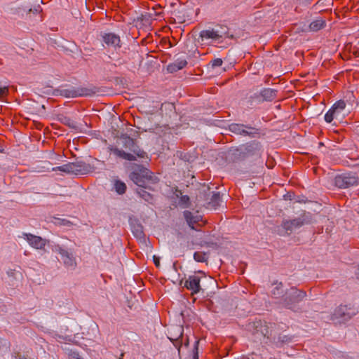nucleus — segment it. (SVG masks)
<instances>
[{
  "mask_svg": "<svg viewBox=\"0 0 359 359\" xmlns=\"http://www.w3.org/2000/svg\"><path fill=\"white\" fill-rule=\"evenodd\" d=\"M351 177H343L341 180H345L351 179Z\"/></svg>",
  "mask_w": 359,
  "mask_h": 359,
  "instance_id": "nucleus-55",
  "label": "nucleus"
},
{
  "mask_svg": "<svg viewBox=\"0 0 359 359\" xmlns=\"http://www.w3.org/2000/svg\"><path fill=\"white\" fill-rule=\"evenodd\" d=\"M182 283H183V280H180V285H182Z\"/></svg>",
  "mask_w": 359,
  "mask_h": 359,
  "instance_id": "nucleus-62",
  "label": "nucleus"
},
{
  "mask_svg": "<svg viewBox=\"0 0 359 359\" xmlns=\"http://www.w3.org/2000/svg\"><path fill=\"white\" fill-rule=\"evenodd\" d=\"M187 65L186 60H177L174 62L170 64L168 66V71L170 73L176 72L180 69H182Z\"/></svg>",
  "mask_w": 359,
  "mask_h": 359,
  "instance_id": "nucleus-19",
  "label": "nucleus"
},
{
  "mask_svg": "<svg viewBox=\"0 0 359 359\" xmlns=\"http://www.w3.org/2000/svg\"><path fill=\"white\" fill-rule=\"evenodd\" d=\"M228 34V27L225 25H217L213 27L202 30L199 37L202 41L211 40L212 41H219Z\"/></svg>",
  "mask_w": 359,
  "mask_h": 359,
  "instance_id": "nucleus-6",
  "label": "nucleus"
},
{
  "mask_svg": "<svg viewBox=\"0 0 359 359\" xmlns=\"http://www.w3.org/2000/svg\"><path fill=\"white\" fill-rule=\"evenodd\" d=\"M335 111L331 108L325 115V120L327 123H331L334 118H337L334 115Z\"/></svg>",
  "mask_w": 359,
  "mask_h": 359,
  "instance_id": "nucleus-35",
  "label": "nucleus"
},
{
  "mask_svg": "<svg viewBox=\"0 0 359 359\" xmlns=\"http://www.w3.org/2000/svg\"><path fill=\"white\" fill-rule=\"evenodd\" d=\"M255 182H252V183L249 185V187H252V185H255Z\"/></svg>",
  "mask_w": 359,
  "mask_h": 359,
  "instance_id": "nucleus-60",
  "label": "nucleus"
},
{
  "mask_svg": "<svg viewBox=\"0 0 359 359\" xmlns=\"http://www.w3.org/2000/svg\"><path fill=\"white\" fill-rule=\"evenodd\" d=\"M118 138V144H121L123 148L133 153H127L117 147L111 148V151L118 157L128 161H135L136 156L142 158L147 156V153L139 147L136 140L130 137L128 134L121 133Z\"/></svg>",
  "mask_w": 359,
  "mask_h": 359,
  "instance_id": "nucleus-2",
  "label": "nucleus"
},
{
  "mask_svg": "<svg viewBox=\"0 0 359 359\" xmlns=\"http://www.w3.org/2000/svg\"><path fill=\"white\" fill-rule=\"evenodd\" d=\"M129 224L133 236L140 241L144 240L145 234L141 222L137 218H130Z\"/></svg>",
  "mask_w": 359,
  "mask_h": 359,
  "instance_id": "nucleus-12",
  "label": "nucleus"
},
{
  "mask_svg": "<svg viewBox=\"0 0 359 359\" xmlns=\"http://www.w3.org/2000/svg\"><path fill=\"white\" fill-rule=\"evenodd\" d=\"M9 278V283L11 285H14L15 281L19 280L22 277V273L15 269H9L6 272Z\"/></svg>",
  "mask_w": 359,
  "mask_h": 359,
  "instance_id": "nucleus-23",
  "label": "nucleus"
},
{
  "mask_svg": "<svg viewBox=\"0 0 359 359\" xmlns=\"http://www.w3.org/2000/svg\"><path fill=\"white\" fill-rule=\"evenodd\" d=\"M293 336L290 334H279L276 337V343L280 346L288 344L292 341Z\"/></svg>",
  "mask_w": 359,
  "mask_h": 359,
  "instance_id": "nucleus-25",
  "label": "nucleus"
},
{
  "mask_svg": "<svg viewBox=\"0 0 359 359\" xmlns=\"http://www.w3.org/2000/svg\"><path fill=\"white\" fill-rule=\"evenodd\" d=\"M259 96L262 97V101L271 102L276 98L277 90L272 88H264L261 90Z\"/></svg>",
  "mask_w": 359,
  "mask_h": 359,
  "instance_id": "nucleus-18",
  "label": "nucleus"
},
{
  "mask_svg": "<svg viewBox=\"0 0 359 359\" xmlns=\"http://www.w3.org/2000/svg\"><path fill=\"white\" fill-rule=\"evenodd\" d=\"M313 0H296V7L295 11H299L304 8L308 7L312 3Z\"/></svg>",
  "mask_w": 359,
  "mask_h": 359,
  "instance_id": "nucleus-30",
  "label": "nucleus"
},
{
  "mask_svg": "<svg viewBox=\"0 0 359 359\" xmlns=\"http://www.w3.org/2000/svg\"><path fill=\"white\" fill-rule=\"evenodd\" d=\"M114 188L115 191L118 194H123L126 191V185L123 181H114Z\"/></svg>",
  "mask_w": 359,
  "mask_h": 359,
  "instance_id": "nucleus-31",
  "label": "nucleus"
},
{
  "mask_svg": "<svg viewBox=\"0 0 359 359\" xmlns=\"http://www.w3.org/2000/svg\"><path fill=\"white\" fill-rule=\"evenodd\" d=\"M65 248L62 245H60L59 244H55L52 245V250L55 252H57L59 254L61 253L62 251H63V249Z\"/></svg>",
  "mask_w": 359,
  "mask_h": 359,
  "instance_id": "nucleus-39",
  "label": "nucleus"
},
{
  "mask_svg": "<svg viewBox=\"0 0 359 359\" xmlns=\"http://www.w3.org/2000/svg\"><path fill=\"white\" fill-rule=\"evenodd\" d=\"M359 181H327L329 189L337 187L338 189H346L350 187L359 185Z\"/></svg>",
  "mask_w": 359,
  "mask_h": 359,
  "instance_id": "nucleus-16",
  "label": "nucleus"
},
{
  "mask_svg": "<svg viewBox=\"0 0 359 359\" xmlns=\"http://www.w3.org/2000/svg\"><path fill=\"white\" fill-rule=\"evenodd\" d=\"M304 198V196H302V198L299 199L297 201L299 203H306L307 201V199H303Z\"/></svg>",
  "mask_w": 359,
  "mask_h": 359,
  "instance_id": "nucleus-51",
  "label": "nucleus"
},
{
  "mask_svg": "<svg viewBox=\"0 0 359 359\" xmlns=\"http://www.w3.org/2000/svg\"><path fill=\"white\" fill-rule=\"evenodd\" d=\"M4 346H7L8 344L6 340H4Z\"/></svg>",
  "mask_w": 359,
  "mask_h": 359,
  "instance_id": "nucleus-57",
  "label": "nucleus"
},
{
  "mask_svg": "<svg viewBox=\"0 0 359 359\" xmlns=\"http://www.w3.org/2000/svg\"><path fill=\"white\" fill-rule=\"evenodd\" d=\"M294 196V194H292L290 192H287L285 195H284V198L285 200H292V197Z\"/></svg>",
  "mask_w": 359,
  "mask_h": 359,
  "instance_id": "nucleus-46",
  "label": "nucleus"
},
{
  "mask_svg": "<svg viewBox=\"0 0 359 359\" xmlns=\"http://www.w3.org/2000/svg\"><path fill=\"white\" fill-rule=\"evenodd\" d=\"M42 11L40 6H37L36 7H34L33 9L30 8L29 10V12H32L34 14L39 13Z\"/></svg>",
  "mask_w": 359,
  "mask_h": 359,
  "instance_id": "nucleus-41",
  "label": "nucleus"
},
{
  "mask_svg": "<svg viewBox=\"0 0 359 359\" xmlns=\"http://www.w3.org/2000/svg\"><path fill=\"white\" fill-rule=\"evenodd\" d=\"M241 147L247 158L261 156L262 145L259 142L252 141Z\"/></svg>",
  "mask_w": 359,
  "mask_h": 359,
  "instance_id": "nucleus-11",
  "label": "nucleus"
},
{
  "mask_svg": "<svg viewBox=\"0 0 359 359\" xmlns=\"http://www.w3.org/2000/svg\"><path fill=\"white\" fill-rule=\"evenodd\" d=\"M201 282L203 284L208 283L212 287L217 285L216 280L210 276H207L205 273L202 271H198L194 275H191L185 280L184 287L191 292L192 294H196L199 292L205 293V291L208 290V287L204 285V287L201 285Z\"/></svg>",
  "mask_w": 359,
  "mask_h": 359,
  "instance_id": "nucleus-3",
  "label": "nucleus"
},
{
  "mask_svg": "<svg viewBox=\"0 0 359 359\" xmlns=\"http://www.w3.org/2000/svg\"><path fill=\"white\" fill-rule=\"evenodd\" d=\"M189 339H187L186 341L184 342V346L186 347H188L189 346Z\"/></svg>",
  "mask_w": 359,
  "mask_h": 359,
  "instance_id": "nucleus-54",
  "label": "nucleus"
},
{
  "mask_svg": "<svg viewBox=\"0 0 359 359\" xmlns=\"http://www.w3.org/2000/svg\"><path fill=\"white\" fill-rule=\"evenodd\" d=\"M180 157L182 159H184V160H186V161H189V159L187 158V154H183V153H180Z\"/></svg>",
  "mask_w": 359,
  "mask_h": 359,
  "instance_id": "nucleus-48",
  "label": "nucleus"
},
{
  "mask_svg": "<svg viewBox=\"0 0 359 359\" xmlns=\"http://www.w3.org/2000/svg\"><path fill=\"white\" fill-rule=\"evenodd\" d=\"M304 198V196H302V198L299 199L297 201L299 203H306L307 201V199H303Z\"/></svg>",
  "mask_w": 359,
  "mask_h": 359,
  "instance_id": "nucleus-52",
  "label": "nucleus"
},
{
  "mask_svg": "<svg viewBox=\"0 0 359 359\" xmlns=\"http://www.w3.org/2000/svg\"><path fill=\"white\" fill-rule=\"evenodd\" d=\"M119 359H122V358L121 357V358H119Z\"/></svg>",
  "mask_w": 359,
  "mask_h": 359,
  "instance_id": "nucleus-64",
  "label": "nucleus"
},
{
  "mask_svg": "<svg viewBox=\"0 0 359 359\" xmlns=\"http://www.w3.org/2000/svg\"><path fill=\"white\" fill-rule=\"evenodd\" d=\"M271 290V297L276 299V304L280 308L290 310L293 312L302 311V303L306 299V291L298 289L295 286L285 288L282 282H276Z\"/></svg>",
  "mask_w": 359,
  "mask_h": 359,
  "instance_id": "nucleus-1",
  "label": "nucleus"
},
{
  "mask_svg": "<svg viewBox=\"0 0 359 359\" xmlns=\"http://www.w3.org/2000/svg\"><path fill=\"white\" fill-rule=\"evenodd\" d=\"M175 195L177 197H180V195H182V191L180 190L176 189Z\"/></svg>",
  "mask_w": 359,
  "mask_h": 359,
  "instance_id": "nucleus-50",
  "label": "nucleus"
},
{
  "mask_svg": "<svg viewBox=\"0 0 359 359\" xmlns=\"http://www.w3.org/2000/svg\"><path fill=\"white\" fill-rule=\"evenodd\" d=\"M184 177H191V179H193L195 177V176H194L193 172H191L190 170H189L187 175H184Z\"/></svg>",
  "mask_w": 359,
  "mask_h": 359,
  "instance_id": "nucleus-47",
  "label": "nucleus"
},
{
  "mask_svg": "<svg viewBox=\"0 0 359 359\" xmlns=\"http://www.w3.org/2000/svg\"><path fill=\"white\" fill-rule=\"evenodd\" d=\"M69 355L74 359H78V358L81 357L77 351H71Z\"/></svg>",
  "mask_w": 359,
  "mask_h": 359,
  "instance_id": "nucleus-45",
  "label": "nucleus"
},
{
  "mask_svg": "<svg viewBox=\"0 0 359 359\" xmlns=\"http://www.w3.org/2000/svg\"><path fill=\"white\" fill-rule=\"evenodd\" d=\"M130 180H152L153 172L142 165L133 164Z\"/></svg>",
  "mask_w": 359,
  "mask_h": 359,
  "instance_id": "nucleus-10",
  "label": "nucleus"
},
{
  "mask_svg": "<svg viewBox=\"0 0 359 359\" xmlns=\"http://www.w3.org/2000/svg\"><path fill=\"white\" fill-rule=\"evenodd\" d=\"M229 154L231 156V160L233 161H243L247 158L242 147L231 150Z\"/></svg>",
  "mask_w": 359,
  "mask_h": 359,
  "instance_id": "nucleus-21",
  "label": "nucleus"
},
{
  "mask_svg": "<svg viewBox=\"0 0 359 359\" xmlns=\"http://www.w3.org/2000/svg\"><path fill=\"white\" fill-rule=\"evenodd\" d=\"M341 113V111L338 110V109H336V111L334 112V115L337 118L339 116H340Z\"/></svg>",
  "mask_w": 359,
  "mask_h": 359,
  "instance_id": "nucleus-49",
  "label": "nucleus"
},
{
  "mask_svg": "<svg viewBox=\"0 0 359 359\" xmlns=\"http://www.w3.org/2000/svg\"><path fill=\"white\" fill-rule=\"evenodd\" d=\"M25 238L29 244L36 249H43L47 244L49 245L50 242L40 236H34L31 233H24Z\"/></svg>",
  "mask_w": 359,
  "mask_h": 359,
  "instance_id": "nucleus-14",
  "label": "nucleus"
},
{
  "mask_svg": "<svg viewBox=\"0 0 359 359\" xmlns=\"http://www.w3.org/2000/svg\"><path fill=\"white\" fill-rule=\"evenodd\" d=\"M8 86L0 85V99L8 95Z\"/></svg>",
  "mask_w": 359,
  "mask_h": 359,
  "instance_id": "nucleus-37",
  "label": "nucleus"
},
{
  "mask_svg": "<svg viewBox=\"0 0 359 359\" xmlns=\"http://www.w3.org/2000/svg\"><path fill=\"white\" fill-rule=\"evenodd\" d=\"M102 41L107 47H111L114 48L121 47L120 37L114 33H105L102 36Z\"/></svg>",
  "mask_w": 359,
  "mask_h": 359,
  "instance_id": "nucleus-15",
  "label": "nucleus"
},
{
  "mask_svg": "<svg viewBox=\"0 0 359 359\" xmlns=\"http://www.w3.org/2000/svg\"><path fill=\"white\" fill-rule=\"evenodd\" d=\"M341 179V176L338 175L335 177L334 180H340Z\"/></svg>",
  "mask_w": 359,
  "mask_h": 359,
  "instance_id": "nucleus-59",
  "label": "nucleus"
},
{
  "mask_svg": "<svg viewBox=\"0 0 359 359\" xmlns=\"http://www.w3.org/2000/svg\"><path fill=\"white\" fill-rule=\"evenodd\" d=\"M179 205L182 208H188L190 207L191 202L189 196L184 195L181 196L178 203Z\"/></svg>",
  "mask_w": 359,
  "mask_h": 359,
  "instance_id": "nucleus-29",
  "label": "nucleus"
},
{
  "mask_svg": "<svg viewBox=\"0 0 359 359\" xmlns=\"http://www.w3.org/2000/svg\"><path fill=\"white\" fill-rule=\"evenodd\" d=\"M62 260L65 266L68 269L74 270L76 266V259L73 254L66 256Z\"/></svg>",
  "mask_w": 359,
  "mask_h": 359,
  "instance_id": "nucleus-22",
  "label": "nucleus"
},
{
  "mask_svg": "<svg viewBox=\"0 0 359 359\" xmlns=\"http://www.w3.org/2000/svg\"><path fill=\"white\" fill-rule=\"evenodd\" d=\"M313 216L309 212L304 210L299 217L290 220H283L282 226L286 231H292L294 229L300 228L305 224L312 223Z\"/></svg>",
  "mask_w": 359,
  "mask_h": 359,
  "instance_id": "nucleus-7",
  "label": "nucleus"
},
{
  "mask_svg": "<svg viewBox=\"0 0 359 359\" xmlns=\"http://www.w3.org/2000/svg\"><path fill=\"white\" fill-rule=\"evenodd\" d=\"M358 313V309L351 305H340L334 309L331 318L336 324L345 323Z\"/></svg>",
  "mask_w": 359,
  "mask_h": 359,
  "instance_id": "nucleus-5",
  "label": "nucleus"
},
{
  "mask_svg": "<svg viewBox=\"0 0 359 359\" xmlns=\"http://www.w3.org/2000/svg\"><path fill=\"white\" fill-rule=\"evenodd\" d=\"M95 93V91L87 88H74L55 89L53 95H61L65 97H77L81 96H91Z\"/></svg>",
  "mask_w": 359,
  "mask_h": 359,
  "instance_id": "nucleus-8",
  "label": "nucleus"
},
{
  "mask_svg": "<svg viewBox=\"0 0 359 359\" xmlns=\"http://www.w3.org/2000/svg\"><path fill=\"white\" fill-rule=\"evenodd\" d=\"M245 330L252 334H260L262 336H265L267 332L266 327L260 320L249 322L245 325Z\"/></svg>",
  "mask_w": 359,
  "mask_h": 359,
  "instance_id": "nucleus-13",
  "label": "nucleus"
},
{
  "mask_svg": "<svg viewBox=\"0 0 359 359\" xmlns=\"http://www.w3.org/2000/svg\"><path fill=\"white\" fill-rule=\"evenodd\" d=\"M18 359H27L25 356L20 355Z\"/></svg>",
  "mask_w": 359,
  "mask_h": 359,
  "instance_id": "nucleus-58",
  "label": "nucleus"
},
{
  "mask_svg": "<svg viewBox=\"0 0 359 359\" xmlns=\"http://www.w3.org/2000/svg\"><path fill=\"white\" fill-rule=\"evenodd\" d=\"M153 261H154V263L155 264L156 267H159L160 266V257H158L156 255H154L153 256Z\"/></svg>",
  "mask_w": 359,
  "mask_h": 359,
  "instance_id": "nucleus-44",
  "label": "nucleus"
},
{
  "mask_svg": "<svg viewBox=\"0 0 359 359\" xmlns=\"http://www.w3.org/2000/svg\"><path fill=\"white\" fill-rule=\"evenodd\" d=\"M214 244H215V243H207V246H208V247H211V246H212Z\"/></svg>",
  "mask_w": 359,
  "mask_h": 359,
  "instance_id": "nucleus-56",
  "label": "nucleus"
},
{
  "mask_svg": "<svg viewBox=\"0 0 359 359\" xmlns=\"http://www.w3.org/2000/svg\"><path fill=\"white\" fill-rule=\"evenodd\" d=\"M229 130L238 135L254 137L258 135L259 129L244 124L231 123L229 125Z\"/></svg>",
  "mask_w": 359,
  "mask_h": 359,
  "instance_id": "nucleus-9",
  "label": "nucleus"
},
{
  "mask_svg": "<svg viewBox=\"0 0 359 359\" xmlns=\"http://www.w3.org/2000/svg\"><path fill=\"white\" fill-rule=\"evenodd\" d=\"M325 26V21L323 19H317L311 22L309 25V30L318 32Z\"/></svg>",
  "mask_w": 359,
  "mask_h": 359,
  "instance_id": "nucleus-24",
  "label": "nucleus"
},
{
  "mask_svg": "<svg viewBox=\"0 0 359 359\" xmlns=\"http://www.w3.org/2000/svg\"><path fill=\"white\" fill-rule=\"evenodd\" d=\"M183 216L189 225V226L195 230L194 224L199 221V216H194L193 214L189 210H184L183 212Z\"/></svg>",
  "mask_w": 359,
  "mask_h": 359,
  "instance_id": "nucleus-20",
  "label": "nucleus"
},
{
  "mask_svg": "<svg viewBox=\"0 0 359 359\" xmlns=\"http://www.w3.org/2000/svg\"><path fill=\"white\" fill-rule=\"evenodd\" d=\"M50 160H53V162H50L51 163H57L56 162L57 160H58L60 157L57 156L55 154H54L53 151H51L50 153H49V155L48 156Z\"/></svg>",
  "mask_w": 359,
  "mask_h": 359,
  "instance_id": "nucleus-40",
  "label": "nucleus"
},
{
  "mask_svg": "<svg viewBox=\"0 0 359 359\" xmlns=\"http://www.w3.org/2000/svg\"><path fill=\"white\" fill-rule=\"evenodd\" d=\"M208 191H209V194H210V193L212 194L208 204L212 205L213 208H216L217 206L219 205L220 194L219 192H217V193H215L214 191L210 192L209 187H208Z\"/></svg>",
  "mask_w": 359,
  "mask_h": 359,
  "instance_id": "nucleus-27",
  "label": "nucleus"
},
{
  "mask_svg": "<svg viewBox=\"0 0 359 359\" xmlns=\"http://www.w3.org/2000/svg\"><path fill=\"white\" fill-rule=\"evenodd\" d=\"M212 68L218 67L222 65L223 61L221 58L214 59L210 62Z\"/></svg>",
  "mask_w": 359,
  "mask_h": 359,
  "instance_id": "nucleus-38",
  "label": "nucleus"
},
{
  "mask_svg": "<svg viewBox=\"0 0 359 359\" xmlns=\"http://www.w3.org/2000/svg\"><path fill=\"white\" fill-rule=\"evenodd\" d=\"M153 20V15L149 13H142L137 17V21H140L143 25H149Z\"/></svg>",
  "mask_w": 359,
  "mask_h": 359,
  "instance_id": "nucleus-26",
  "label": "nucleus"
},
{
  "mask_svg": "<svg viewBox=\"0 0 359 359\" xmlns=\"http://www.w3.org/2000/svg\"><path fill=\"white\" fill-rule=\"evenodd\" d=\"M346 102L344 100H340L337 102H336L333 106L332 107V108L336 111V109H338V110H340V111H343L345 107H346Z\"/></svg>",
  "mask_w": 359,
  "mask_h": 359,
  "instance_id": "nucleus-34",
  "label": "nucleus"
},
{
  "mask_svg": "<svg viewBox=\"0 0 359 359\" xmlns=\"http://www.w3.org/2000/svg\"><path fill=\"white\" fill-rule=\"evenodd\" d=\"M136 185L139 187L137 189V193L140 196L147 201L151 200V195L144 190V188H147L146 183L149 181H133Z\"/></svg>",
  "mask_w": 359,
  "mask_h": 359,
  "instance_id": "nucleus-17",
  "label": "nucleus"
},
{
  "mask_svg": "<svg viewBox=\"0 0 359 359\" xmlns=\"http://www.w3.org/2000/svg\"><path fill=\"white\" fill-rule=\"evenodd\" d=\"M198 345L199 341L196 340L194 342V348L192 350V359H199L198 358Z\"/></svg>",
  "mask_w": 359,
  "mask_h": 359,
  "instance_id": "nucleus-36",
  "label": "nucleus"
},
{
  "mask_svg": "<svg viewBox=\"0 0 359 359\" xmlns=\"http://www.w3.org/2000/svg\"><path fill=\"white\" fill-rule=\"evenodd\" d=\"M72 254V252H69L65 248L63 249V251L61 252L60 254L61 256V259H62L64 257H66V256H69V255Z\"/></svg>",
  "mask_w": 359,
  "mask_h": 359,
  "instance_id": "nucleus-42",
  "label": "nucleus"
},
{
  "mask_svg": "<svg viewBox=\"0 0 359 359\" xmlns=\"http://www.w3.org/2000/svg\"><path fill=\"white\" fill-rule=\"evenodd\" d=\"M180 330H181L180 337H182V336L183 329L181 327Z\"/></svg>",
  "mask_w": 359,
  "mask_h": 359,
  "instance_id": "nucleus-61",
  "label": "nucleus"
},
{
  "mask_svg": "<svg viewBox=\"0 0 359 359\" xmlns=\"http://www.w3.org/2000/svg\"><path fill=\"white\" fill-rule=\"evenodd\" d=\"M206 254L200 252H196L194 254V259L198 262H207L208 258L205 257Z\"/></svg>",
  "mask_w": 359,
  "mask_h": 359,
  "instance_id": "nucleus-32",
  "label": "nucleus"
},
{
  "mask_svg": "<svg viewBox=\"0 0 359 359\" xmlns=\"http://www.w3.org/2000/svg\"><path fill=\"white\" fill-rule=\"evenodd\" d=\"M51 170L75 175H83L93 172L94 167L83 161H77L53 167L51 168Z\"/></svg>",
  "mask_w": 359,
  "mask_h": 359,
  "instance_id": "nucleus-4",
  "label": "nucleus"
},
{
  "mask_svg": "<svg viewBox=\"0 0 359 359\" xmlns=\"http://www.w3.org/2000/svg\"><path fill=\"white\" fill-rule=\"evenodd\" d=\"M60 121L65 125L68 126L71 128H76V123L69 117L63 116L62 118H60Z\"/></svg>",
  "mask_w": 359,
  "mask_h": 359,
  "instance_id": "nucleus-33",
  "label": "nucleus"
},
{
  "mask_svg": "<svg viewBox=\"0 0 359 359\" xmlns=\"http://www.w3.org/2000/svg\"><path fill=\"white\" fill-rule=\"evenodd\" d=\"M174 345H175V346L178 347V351H179V353H180V346L181 345H179L178 340H176V344H174Z\"/></svg>",
  "mask_w": 359,
  "mask_h": 359,
  "instance_id": "nucleus-53",
  "label": "nucleus"
},
{
  "mask_svg": "<svg viewBox=\"0 0 359 359\" xmlns=\"http://www.w3.org/2000/svg\"><path fill=\"white\" fill-rule=\"evenodd\" d=\"M78 359H83V358L82 357H81V358H78Z\"/></svg>",
  "mask_w": 359,
  "mask_h": 359,
  "instance_id": "nucleus-63",
  "label": "nucleus"
},
{
  "mask_svg": "<svg viewBox=\"0 0 359 359\" xmlns=\"http://www.w3.org/2000/svg\"><path fill=\"white\" fill-rule=\"evenodd\" d=\"M72 254V252H69L65 248L63 249V251L61 252L60 254L61 256V259H62L64 257H66V256H69V255Z\"/></svg>",
  "mask_w": 359,
  "mask_h": 359,
  "instance_id": "nucleus-43",
  "label": "nucleus"
},
{
  "mask_svg": "<svg viewBox=\"0 0 359 359\" xmlns=\"http://www.w3.org/2000/svg\"><path fill=\"white\" fill-rule=\"evenodd\" d=\"M51 222L57 226H64L67 227H70L74 224L73 222L67 219H62L56 217H53Z\"/></svg>",
  "mask_w": 359,
  "mask_h": 359,
  "instance_id": "nucleus-28",
  "label": "nucleus"
}]
</instances>
